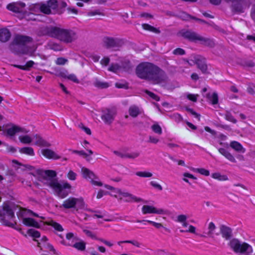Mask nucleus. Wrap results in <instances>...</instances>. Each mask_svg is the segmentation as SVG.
Returning <instances> with one entry per match:
<instances>
[{
  "instance_id": "f257e3e1",
  "label": "nucleus",
  "mask_w": 255,
  "mask_h": 255,
  "mask_svg": "<svg viewBox=\"0 0 255 255\" xmlns=\"http://www.w3.org/2000/svg\"><path fill=\"white\" fill-rule=\"evenodd\" d=\"M138 77L147 80L154 84H159L167 81V76L164 71L150 62H142L136 68Z\"/></svg>"
},
{
  "instance_id": "f03ea898",
  "label": "nucleus",
  "mask_w": 255,
  "mask_h": 255,
  "mask_svg": "<svg viewBox=\"0 0 255 255\" xmlns=\"http://www.w3.org/2000/svg\"><path fill=\"white\" fill-rule=\"evenodd\" d=\"M37 173L45 177L44 179L45 181V183L54 190L55 193L58 196L61 198H64L68 195V193L65 189H70L71 185L66 182H58V181L55 178L56 176L55 171L53 170H45L43 171L38 170Z\"/></svg>"
},
{
  "instance_id": "7ed1b4c3",
  "label": "nucleus",
  "mask_w": 255,
  "mask_h": 255,
  "mask_svg": "<svg viewBox=\"0 0 255 255\" xmlns=\"http://www.w3.org/2000/svg\"><path fill=\"white\" fill-rule=\"evenodd\" d=\"M43 34L57 38L65 43H72L78 38L77 33L75 30L62 28L57 26L44 27L43 28Z\"/></svg>"
},
{
  "instance_id": "20e7f679",
  "label": "nucleus",
  "mask_w": 255,
  "mask_h": 255,
  "mask_svg": "<svg viewBox=\"0 0 255 255\" xmlns=\"http://www.w3.org/2000/svg\"><path fill=\"white\" fill-rule=\"evenodd\" d=\"M32 39L26 36L16 35L10 45V48L16 53L31 55L34 52V47H31Z\"/></svg>"
},
{
  "instance_id": "39448f33",
  "label": "nucleus",
  "mask_w": 255,
  "mask_h": 255,
  "mask_svg": "<svg viewBox=\"0 0 255 255\" xmlns=\"http://www.w3.org/2000/svg\"><path fill=\"white\" fill-rule=\"evenodd\" d=\"M14 214L8 202H4L2 209H0V222L5 226L13 227L15 223L13 221Z\"/></svg>"
},
{
  "instance_id": "423d86ee",
  "label": "nucleus",
  "mask_w": 255,
  "mask_h": 255,
  "mask_svg": "<svg viewBox=\"0 0 255 255\" xmlns=\"http://www.w3.org/2000/svg\"><path fill=\"white\" fill-rule=\"evenodd\" d=\"M228 245L236 253H253V251L251 245L245 242L242 243L237 239L231 240Z\"/></svg>"
},
{
  "instance_id": "0eeeda50",
  "label": "nucleus",
  "mask_w": 255,
  "mask_h": 255,
  "mask_svg": "<svg viewBox=\"0 0 255 255\" xmlns=\"http://www.w3.org/2000/svg\"><path fill=\"white\" fill-rule=\"evenodd\" d=\"M184 37L192 41H200L201 44L209 46H213L214 42L210 39L203 37L200 35L190 31H186L182 33Z\"/></svg>"
},
{
  "instance_id": "6e6552de",
  "label": "nucleus",
  "mask_w": 255,
  "mask_h": 255,
  "mask_svg": "<svg viewBox=\"0 0 255 255\" xmlns=\"http://www.w3.org/2000/svg\"><path fill=\"white\" fill-rule=\"evenodd\" d=\"M103 43L107 48L118 49L123 46L124 42L119 38L105 37L103 38Z\"/></svg>"
},
{
  "instance_id": "1a4fd4ad",
  "label": "nucleus",
  "mask_w": 255,
  "mask_h": 255,
  "mask_svg": "<svg viewBox=\"0 0 255 255\" xmlns=\"http://www.w3.org/2000/svg\"><path fill=\"white\" fill-rule=\"evenodd\" d=\"M25 4L21 1L13 2L8 4L6 8L10 11L17 13L20 18H22L23 14L25 12Z\"/></svg>"
},
{
  "instance_id": "9d476101",
  "label": "nucleus",
  "mask_w": 255,
  "mask_h": 255,
  "mask_svg": "<svg viewBox=\"0 0 255 255\" xmlns=\"http://www.w3.org/2000/svg\"><path fill=\"white\" fill-rule=\"evenodd\" d=\"M81 172L83 178L87 180H90L92 184L98 186H102V183L98 180V177L93 172L88 168L82 167Z\"/></svg>"
},
{
  "instance_id": "9b49d317",
  "label": "nucleus",
  "mask_w": 255,
  "mask_h": 255,
  "mask_svg": "<svg viewBox=\"0 0 255 255\" xmlns=\"http://www.w3.org/2000/svg\"><path fill=\"white\" fill-rule=\"evenodd\" d=\"M43 13L49 14L51 13H58L60 11L58 9L59 4L56 0H49L46 3H43Z\"/></svg>"
},
{
  "instance_id": "f8f14e48",
  "label": "nucleus",
  "mask_w": 255,
  "mask_h": 255,
  "mask_svg": "<svg viewBox=\"0 0 255 255\" xmlns=\"http://www.w3.org/2000/svg\"><path fill=\"white\" fill-rule=\"evenodd\" d=\"M84 205V202L82 199L73 197L69 198L65 200L62 204V206L66 209H70L78 207L81 208Z\"/></svg>"
},
{
  "instance_id": "ddd939ff",
  "label": "nucleus",
  "mask_w": 255,
  "mask_h": 255,
  "mask_svg": "<svg viewBox=\"0 0 255 255\" xmlns=\"http://www.w3.org/2000/svg\"><path fill=\"white\" fill-rule=\"evenodd\" d=\"M116 112L114 110L106 109L103 111L101 119L107 125H110L114 120Z\"/></svg>"
},
{
  "instance_id": "4468645a",
  "label": "nucleus",
  "mask_w": 255,
  "mask_h": 255,
  "mask_svg": "<svg viewBox=\"0 0 255 255\" xmlns=\"http://www.w3.org/2000/svg\"><path fill=\"white\" fill-rule=\"evenodd\" d=\"M143 214H164V210L162 209H157L153 206L150 205H143L141 209Z\"/></svg>"
},
{
  "instance_id": "2eb2a0df",
  "label": "nucleus",
  "mask_w": 255,
  "mask_h": 255,
  "mask_svg": "<svg viewBox=\"0 0 255 255\" xmlns=\"http://www.w3.org/2000/svg\"><path fill=\"white\" fill-rule=\"evenodd\" d=\"M44 7L45 6L43 5V3L32 4L29 5L28 11L38 15L40 12L43 13V9Z\"/></svg>"
},
{
  "instance_id": "dca6fc26",
  "label": "nucleus",
  "mask_w": 255,
  "mask_h": 255,
  "mask_svg": "<svg viewBox=\"0 0 255 255\" xmlns=\"http://www.w3.org/2000/svg\"><path fill=\"white\" fill-rule=\"evenodd\" d=\"M59 237L61 239V241H60V243L66 246H72L73 247L75 248V249L80 250V251H84L85 250L86 248V245L84 242H77L74 244L73 245L68 243L67 244L65 241L63 239V237L61 235H59Z\"/></svg>"
},
{
  "instance_id": "f3484780",
  "label": "nucleus",
  "mask_w": 255,
  "mask_h": 255,
  "mask_svg": "<svg viewBox=\"0 0 255 255\" xmlns=\"http://www.w3.org/2000/svg\"><path fill=\"white\" fill-rule=\"evenodd\" d=\"M195 60L198 68L200 69L203 73H206L207 71V66L206 63L205 59L201 57L197 56L195 58Z\"/></svg>"
},
{
  "instance_id": "a211bd4d",
  "label": "nucleus",
  "mask_w": 255,
  "mask_h": 255,
  "mask_svg": "<svg viewBox=\"0 0 255 255\" xmlns=\"http://www.w3.org/2000/svg\"><path fill=\"white\" fill-rule=\"evenodd\" d=\"M33 140L34 141V144L39 146L49 147L51 146L50 143L37 134L33 136Z\"/></svg>"
},
{
  "instance_id": "6ab92c4d",
  "label": "nucleus",
  "mask_w": 255,
  "mask_h": 255,
  "mask_svg": "<svg viewBox=\"0 0 255 255\" xmlns=\"http://www.w3.org/2000/svg\"><path fill=\"white\" fill-rule=\"evenodd\" d=\"M42 154L47 158L58 159L60 158L56 152L49 149H43L41 150Z\"/></svg>"
},
{
  "instance_id": "aec40b11",
  "label": "nucleus",
  "mask_w": 255,
  "mask_h": 255,
  "mask_svg": "<svg viewBox=\"0 0 255 255\" xmlns=\"http://www.w3.org/2000/svg\"><path fill=\"white\" fill-rule=\"evenodd\" d=\"M226 1H230L234 3L233 4L232 9L233 10L238 12H243L244 7L243 4H244L243 0H226Z\"/></svg>"
},
{
  "instance_id": "412c9836",
  "label": "nucleus",
  "mask_w": 255,
  "mask_h": 255,
  "mask_svg": "<svg viewBox=\"0 0 255 255\" xmlns=\"http://www.w3.org/2000/svg\"><path fill=\"white\" fill-rule=\"evenodd\" d=\"M88 153L85 152L84 150H72V153L78 154L80 156L83 157L88 162H90L92 160L91 155L93 154V152L91 149H88Z\"/></svg>"
},
{
  "instance_id": "4be33fe9",
  "label": "nucleus",
  "mask_w": 255,
  "mask_h": 255,
  "mask_svg": "<svg viewBox=\"0 0 255 255\" xmlns=\"http://www.w3.org/2000/svg\"><path fill=\"white\" fill-rule=\"evenodd\" d=\"M11 33L8 29L6 28L0 29V41L5 42L9 39Z\"/></svg>"
},
{
  "instance_id": "5701e85b",
  "label": "nucleus",
  "mask_w": 255,
  "mask_h": 255,
  "mask_svg": "<svg viewBox=\"0 0 255 255\" xmlns=\"http://www.w3.org/2000/svg\"><path fill=\"white\" fill-rule=\"evenodd\" d=\"M5 132L9 136H13L16 133L19 132H27V131H24L22 128L14 125L7 128L5 129Z\"/></svg>"
},
{
  "instance_id": "b1692460",
  "label": "nucleus",
  "mask_w": 255,
  "mask_h": 255,
  "mask_svg": "<svg viewBox=\"0 0 255 255\" xmlns=\"http://www.w3.org/2000/svg\"><path fill=\"white\" fill-rule=\"evenodd\" d=\"M218 151L222 155L230 161L233 163H236L237 162L234 156L227 149L224 148H220L218 149Z\"/></svg>"
},
{
  "instance_id": "393cba45",
  "label": "nucleus",
  "mask_w": 255,
  "mask_h": 255,
  "mask_svg": "<svg viewBox=\"0 0 255 255\" xmlns=\"http://www.w3.org/2000/svg\"><path fill=\"white\" fill-rule=\"evenodd\" d=\"M220 232L223 238L226 240H229L232 235L231 229L225 226H222L220 227Z\"/></svg>"
},
{
  "instance_id": "a878e982",
  "label": "nucleus",
  "mask_w": 255,
  "mask_h": 255,
  "mask_svg": "<svg viewBox=\"0 0 255 255\" xmlns=\"http://www.w3.org/2000/svg\"><path fill=\"white\" fill-rule=\"evenodd\" d=\"M22 223L27 226H31L37 228H38L40 227L38 222L30 218L23 217Z\"/></svg>"
},
{
  "instance_id": "bb28decb",
  "label": "nucleus",
  "mask_w": 255,
  "mask_h": 255,
  "mask_svg": "<svg viewBox=\"0 0 255 255\" xmlns=\"http://www.w3.org/2000/svg\"><path fill=\"white\" fill-rule=\"evenodd\" d=\"M230 145L231 148L237 152L244 153L246 151L245 148L238 141H232L230 142Z\"/></svg>"
},
{
  "instance_id": "cd10ccee",
  "label": "nucleus",
  "mask_w": 255,
  "mask_h": 255,
  "mask_svg": "<svg viewBox=\"0 0 255 255\" xmlns=\"http://www.w3.org/2000/svg\"><path fill=\"white\" fill-rule=\"evenodd\" d=\"M128 113L131 117L136 118L141 114V112L138 107L135 105H132L129 107Z\"/></svg>"
},
{
  "instance_id": "c85d7f7f",
  "label": "nucleus",
  "mask_w": 255,
  "mask_h": 255,
  "mask_svg": "<svg viewBox=\"0 0 255 255\" xmlns=\"http://www.w3.org/2000/svg\"><path fill=\"white\" fill-rule=\"evenodd\" d=\"M38 246L41 250H43L46 252L49 251L54 252L55 251L53 247L47 242H44L43 244L39 243V245H38Z\"/></svg>"
},
{
  "instance_id": "c756f323",
  "label": "nucleus",
  "mask_w": 255,
  "mask_h": 255,
  "mask_svg": "<svg viewBox=\"0 0 255 255\" xmlns=\"http://www.w3.org/2000/svg\"><path fill=\"white\" fill-rule=\"evenodd\" d=\"M206 97L213 105L217 104L218 103V97L216 93L212 94L208 93L207 94Z\"/></svg>"
},
{
  "instance_id": "7c9ffc66",
  "label": "nucleus",
  "mask_w": 255,
  "mask_h": 255,
  "mask_svg": "<svg viewBox=\"0 0 255 255\" xmlns=\"http://www.w3.org/2000/svg\"><path fill=\"white\" fill-rule=\"evenodd\" d=\"M19 151L21 153L25 154L30 156H34V152L33 149L31 147H24L19 149Z\"/></svg>"
},
{
  "instance_id": "2f4dec72",
  "label": "nucleus",
  "mask_w": 255,
  "mask_h": 255,
  "mask_svg": "<svg viewBox=\"0 0 255 255\" xmlns=\"http://www.w3.org/2000/svg\"><path fill=\"white\" fill-rule=\"evenodd\" d=\"M47 224L48 225L52 227L57 231L62 232L64 230L63 227L60 224H59L53 220L49 221L47 223Z\"/></svg>"
},
{
  "instance_id": "473e14b6",
  "label": "nucleus",
  "mask_w": 255,
  "mask_h": 255,
  "mask_svg": "<svg viewBox=\"0 0 255 255\" xmlns=\"http://www.w3.org/2000/svg\"><path fill=\"white\" fill-rule=\"evenodd\" d=\"M36 15H37L26 10L23 14L22 18H25L27 20H36Z\"/></svg>"
},
{
  "instance_id": "72a5a7b5",
  "label": "nucleus",
  "mask_w": 255,
  "mask_h": 255,
  "mask_svg": "<svg viewBox=\"0 0 255 255\" xmlns=\"http://www.w3.org/2000/svg\"><path fill=\"white\" fill-rule=\"evenodd\" d=\"M211 176L212 178L220 181H226L228 180V178L227 175H222L218 172L213 173Z\"/></svg>"
},
{
  "instance_id": "f704fd0d",
  "label": "nucleus",
  "mask_w": 255,
  "mask_h": 255,
  "mask_svg": "<svg viewBox=\"0 0 255 255\" xmlns=\"http://www.w3.org/2000/svg\"><path fill=\"white\" fill-rule=\"evenodd\" d=\"M140 155V152L134 151L131 152H126V158L134 159Z\"/></svg>"
},
{
  "instance_id": "c9c22d12",
  "label": "nucleus",
  "mask_w": 255,
  "mask_h": 255,
  "mask_svg": "<svg viewBox=\"0 0 255 255\" xmlns=\"http://www.w3.org/2000/svg\"><path fill=\"white\" fill-rule=\"evenodd\" d=\"M34 63L33 61L30 60L27 62L25 65H15V67L22 70H28L30 68L33 66Z\"/></svg>"
},
{
  "instance_id": "e433bc0d",
  "label": "nucleus",
  "mask_w": 255,
  "mask_h": 255,
  "mask_svg": "<svg viewBox=\"0 0 255 255\" xmlns=\"http://www.w3.org/2000/svg\"><path fill=\"white\" fill-rule=\"evenodd\" d=\"M137 223H143V222H147L150 224H152L154 227H155L157 229H159L162 227H163L161 223H156L150 220H137L136 221Z\"/></svg>"
},
{
  "instance_id": "4c0bfd02",
  "label": "nucleus",
  "mask_w": 255,
  "mask_h": 255,
  "mask_svg": "<svg viewBox=\"0 0 255 255\" xmlns=\"http://www.w3.org/2000/svg\"><path fill=\"white\" fill-rule=\"evenodd\" d=\"M192 170L194 172L199 173L203 175L208 176L210 175V172L209 170L203 168H192Z\"/></svg>"
},
{
  "instance_id": "58836bf2",
  "label": "nucleus",
  "mask_w": 255,
  "mask_h": 255,
  "mask_svg": "<svg viewBox=\"0 0 255 255\" xmlns=\"http://www.w3.org/2000/svg\"><path fill=\"white\" fill-rule=\"evenodd\" d=\"M19 139L20 142L25 144H29L33 140V137L31 138L28 135L20 136Z\"/></svg>"
},
{
  "instance_id": "ea45409f",
  "label": "nucleus",
  "mask_w": 255,
  "mask_h": 255,
  "mask_svg": "<svg viewBox=\"0 0 255 255\" xmlns=\"http://www.w3.org/2000/svg\"><path fill=\"white\" fill-rule=\"evenodd\" d=\"M131 197H127L125 201L128 202H140L143 201V200L141 198H138L131 194Z\"/></svg>"
},
{
  "instance_id": "a19ab883",
  "label": "nucleus",
  "mask_w": 255,
  "mask_h": 255,
  "mask_svg": "<svg viewBox=\"0 0 255 255\" xmlns=\"http://www.w3.org/2000/svg\"><path fill=\"white\" fill-rule=\"evenodd\" d=\"M94 85L100 88H106L109 87V84L108 83L99 80H96L94 82Z\"/></svg>"
},
{
  "instance_id": "79ce46f5",
  "label": "nucleus",
  "mask_w": 255,
  "mask_h": 255,
  "mask_svg": "<svg viewBox=\"0 0 255 255\" xmlns=\"http://www.w3.org/2000/svg\"><path fill=\"white\" fill-rule=\"evenodd\" d=\"M216 229L215 225L213 222H210L208 225V232L207 233V235L209 237H212V235L214 234V232Z\"/></svg>"
},
{
  "instance_id": "37998d69",
  "label": "nucleus",
  "mask_w": 255,
  "mask_h": 255,
  "mask_svg": "<svg viewBox=\"0 0 255 255\" xmlns=\"http://www.w3.org/2000/svg\"><path fill=\"white\" fill-rule=\"evenodd\" d=\"M142 28L146 30H148L150 31H152L155 33H159V31L156 28L151 26L149 24H142Z\"/></svg>"
},
{
  "instance_id": "c03bdc74",
  "label": "nucleus",
  "mask_w": 255,
  "mask_h": 255,
  "mask_svg": "<svg viewBox=\"0 0 255 255\" xmlns=\"http://www.w3.org/2000/svg\"><path fill=\"white\" fill-rule=\"evenodd\" d=\"M48 46L50 49L54 51H60L62 49L60 45L52 42H50L48 43Z\"/></svg>"
},
{
  "instance_id": "a18cd8bd",
  "label": "nucleus",
  "mask_w": 255,
  "mask_h": 255,
  "mask_svg": "<svg viewBox=\"0 0 255 255\" xmlns=\"http://www.w3.org/2000/svg\"><path fill=\"white\" fill-rule=\"evenodd\" d=\"M135 174L141 177H151L152 176V173L147 171H137Z\"/></svg>"
},
{
  "instance_id": "49530a36",
  "label": "nucleus",
  "mask_w": 255,
  "mask_h": 255,
  "mask_svg": "<svg viewBox=\"0 0 255 255\" xmlns=\"http://www.w3.org/2000/svg\"><path fill=\"white\" fill-rule=\"evenodd\" d=\"M183 176L184 177L182 179L184 181H185V182L188 183L189 184H191L190 182L189 181L188 179H187L186 178H191V179H196L197 178L196 177H195L193 175L190 174V173H184L183 174Z\"/></svg>"
},
{
  "instance_id": "de8ad7c7",
  "label": "nucleus",
  "mask_w": 255,
  "mask_h": 255,
  "mask_svg": "<svg viewBox=\"0 0 255 255\" xmlns=\"http://www.w3.org/2000/svg\"><path fill=\"white\" fill-rule=\"evenodd\" d=\"M151 128L155 133L158 134H161L162 132L161 128L158 124H153Z\"/></svg>"
},
{
  "instance_id": "09e8293b",
  "label": "nucleus",
  "mask_w": 255,
  "mask_h": 255,
  "mask_svg": "<svg viewBox=\"0 0 255 255\" xmlns=\"http://www.w3.org/2000/svg\"><path fill=\"white\" fill-rule=\"evenodd\" d=\"M65 78H67L74 83H79V80L77 78L76 76L74 74H70L64 76V77Z\"/></svg>"
},
{
  "instance_id": "8fccbe9b",
  "label": "nucleus",
  "mask_w": 255,
  "mask_h": 255,
  "mask_svg": "<svg viewBox=\"0 0 255 255\" xmlns=\"http://www.w3.org/2000/svg\"><path fill=\"white\" fill-rule=\"evenodd\" d=\"M225 119L233 123H236L237 120L234 118L233 116L229 112H227L225 115Z\"/></svg>"
},
{
  "instance_id": "3c124183",
  "label": "nucleus",
  "mask_w": 255,
  "mask_h": 255,
  "mask_svg": "<svg viewBox=\"0 0 255 255\" xmlns=\"http://www.w3.org/2000/svg\"><path fill=\"white\" fill-rule=\"evenodd\" d=\"M121 67L118 64H112L108 68L109 71L117 73L120 69Z\"/></svg>"
},
{
  "instance_id": "603ef678",
  "label": "nucleus",
  "mask_w": 255,
  "mask_h": 255,
  "mask_svg": "<svg viewBox=\"0 0 255 255\" xmlns=\"http://www.w3.org/2000/svg\"><path fill=\"white\" fill-rule=\"evenodd\" d=\"M187 219L188 216L187 215L180 214L177 216L175 221L181 223L182 222H185V221L187 220Z\"/></svg>"
},
{
  "instance_id": "864d4df0",
  "label": "nucleus",
  "mask_w": 255,
  "mask_h": 255,
  "mask_svg": "<svg viewBox=\"0 0 255 255\" xmlns=\"http://www.w3.org/2000/svg\"><path fill=\"white\" fill-rule=\"evenodd\" d=\"M28 234L31 236L33 238H39L40 237V233L35 230L34 229H29L28 231Z\"/></svg>"
},
{
  "instance_id": "5fc2aeb1",
  "label": "nucleus",
  "mask_w": 255,
  "mask_h": 255,
  "mask_svg": "<svg viewBox=\"0 0 255 255\" xmlns=\"http://www.w3.org/2000/svg\"><path fill=\"white\" fill-rule=\"evenodd\" d=\"M26 212L30 213L31 215H32L33 216H34L35 217H39V216L37 214L33 213L31 211H30V210L26 211V210H21L19 214L18 215V218H20V216H22V217L23 216H24L25 215Z\"/></svg>"
},
{
  "instance_id": "6e6d98bb",
  "label": "nucleus",
  "mask_w": 255,
  "mask_h": 255,
  "mask_svg": "<svg viewBox=\"0 0 255 255\" xmlns=\"http://www.w3.org/2000/svg\"><path fill=\"white\" fill-rule=\"evenodd\" d=\"M77 175L75 172L72 170H70L67 174V177L71 180H75L76 179Z\"/></svg>"
},
{
  "instance_id": "4d7b16f0",
  "label": "nucleus",
  "mask_w": 255,
  "mask_h": 255,
  "mask_svg": "<svg viewBox=\"0 0 255 255\" xmlns=\"http://www.w3.org/2000/svg\"><path fill=\"white\" fill-rule=\"evenodd\" d=\"M116 192L121 195L123 197L127 198L128 197H131V194L127 192L122 191L121 189H117Z\"/></svg>"
},
{
  "instance_id": "13d9d810",
  "label": "nucleus",
  "mask_w": 255,
  "mask_h": 255,
  "mask_svg": "<svg viewBox=\"0 0 255 255\" xmlns=\"http://www.w3.org/2000/svg\"><path fill=\"white\" fill-rule=\"evenodd\" d=\"M186 97L189 100L195 102L197 101L199 95L198 94H187Z\"/></svg>"
},
{
  "instance_id": "bf43d9fd",
  "label": "nucleus",
  "mask_w": 255,
  "mask_h": 255,
  "mask_svg": "<svg viewBox=\"0 0 255 255\" xmlns=\"http://www.w3.org/2000/svg\"><path fill=\"white\" fill-rule=\"evenodd\" d=\"M172 118L177 123H179L182 120L181 116L177 113L173 114Z\"/></svg>"
},
{
  "instance_id": "052dcab7",
  "label": "nucleus",
  "mask_w": 255,
  "mask_h": 255,
  "mask_svg": "<svg viewBox=\"0 0 255 255\" xmlns=\"http://www.w3.org/2000/svg\"><path fill=\"white\" fill-rule=\"evenodd\" d=\"M173 53L175 55H182L185 54V51L180 48H178L174 50Z\"/></svg>"
},
{
  "instance_id": "680f3d73",
  "label": "nucleus",
  "mask_w": 255,
  "mask_h": 255,
  "mask_svg": "<svg viewBox=\"0 0 255 255\" xmlns=\"http://www.w3.org/2000/svg\"><path fill=\"white\" fill-rule=\"evenodd\" d=\"M68 60L64 58H58L56 61V63L57 65H64Z\"/></svg>"
},
{
  "instance_id": "e2e57ef3",
  "label": "nucleus",
  "mask_w": 255,
  "mask_h": 255,
  "mask_svg": "<svg viewBox=\"0 0 255 255\" xmlns=\"http://www.w3.org/2000/svg\"><path fill=\"white\" fill-rule=\"evenodd\" d=\"M150 184L152 186L154 187L155 188H156L160 191H161L162 190V186L160 184H159L158 183L156 182L155 181H151L150 182Z\"/></svg>"
},
{
  "instance_id": "0e129e2a",
  "label": "nucleus",
  "mask_w": 255,
  "mask_h": 255,
  "mask_svg": "<svg viewBox=\"0 0 255 255\" xmlns=\"http://www.w3.org/2000/svg\"><path fill=\"white\" fill-rule=\"evenodd\" d=\"M146 93L150 97H151L153 99L155 100V101H159L160 98H159V97H158L155 94H154L150 91H147L146 92Z\"/></svg>"
},
{
  "instance_id": "69168bd1",
  "label": "nucleus",
  "mask_w": 255,
  "mask_h": 255,
  "mask_svg": "<svg viewBox=\"0 0 255 255\" xmlns=\"http://www.w3.org/2000/svg\"><path fill=\"white\" fill-rule=\"evenodd\" d=\"M114 153L119 157H120L122 158H126V152L114 151Z\"/></svg>"
},
{
  "instance_id": "338daca9",
  "label": "nucleus",
  "mask_w": 255,
  "mask_h": 255,
  "mask_svg": "<svg viewBox=\"0 0 255 255\" xmlns=\"http://www.w3.org/2000/svg\"><path fill=\"white\" fill-rule=\"evenodd\" d=\"M84 232L87 236L94 239H96V236L91 231L87 230H84Z\"/></svg>"
},
{
  "instance_id": "774afa93",
  "label": "nucleus",
  "mask_w": 255,
  "mask_h": 255,
  "mask_svg": "<svg viewBox=\"0 0 255 255\" xmlns=\"http://www.w3.org/2000/svg\"><path fill=\"white\" fill-rule=\"evenodd\" d=\"M110 58L108 57H104L101 60V64L103 65L107 66L110 62Z\"/></svg>"
}]
</instances>
